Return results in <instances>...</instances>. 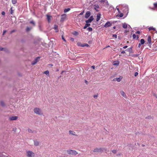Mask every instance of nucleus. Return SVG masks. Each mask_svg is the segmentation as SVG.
Here are the masks:
<instances>
[{
  "label": "nucleus",
  "instance_id": "obj_9",
  "mask_svg": "<svg viewBox=\"0 0 157 157\" xmlns=\"http://www.w3.org/2000/svg\"><path fill=\"white\" fill-rule=\"evenodd\" d=\"M90 11H87L86 14H85V18H88L90 16Z\"/></svg>",
  "mask_w": 157,
  "mask_h": 157
},
{
  "label": "nucleus",
  "instance_id": "obj_41",
  "mask_svg": "<svg viewBox=\"0 0 157 157\" xmlns=\"http://www.w3.org/2000/svg\"><path fill=\"white\" fill-rule=\"evenodd\" d=\"M28 132H32V133L33 132H32V130L31 129H28Z\"/></svg>",
  "mask_w": 157,
  "mask_h": 157
},
{
  "label": "nucleus",
  "instance_id": "obj_13",
  "mask_svg": "<svg viewBox=\"0 0 157 157\" xmlns=\"http://www.w3.org/2000/svg\"><path fill=\"white\" fill-rule=\"evenodd\" d=\"M66 17V14H63L61 16V21H63Z\"/></svg>",
  "mask_w": 157,
  "mask_h": 157
},
{
  "label": "nucleus",
  "instance_id": "obj_27",
  "mask_svg": "<svg viewBox=\"0 0 157 157\" xmlns=\"http://www.w3.org/2000/svg\"><path fill=\"white\" fill-rule=\"evenodd\" d=\"M140 42L141 44H143L144 43V40L143 39H141L140 40Z\"/></svg>",
  "mask_w": 157,
  "mask_h": 157
},
{
  "label": "nucleus",
  "instance_id": "obj_62",
  "mask_svg": "<svg viewBox=\"0 0 157 157\" xmlns=\"http://www.w3.org/2000/svg\"><path fill=\"white\" fill-rule=\"evenodd\" d=\"M110 47V46L109 45H108V46H107L105 48H108V47Z\"/></svg>",
  "mask_w": 157,
  "mask_h": 157
},
{
  "label": "nucleus",
  "instance_id": "obj_7",
  "mask_svg": "<svg viewBox=\"0 0 157 157\" xmlns=\"http://www.w3.org/2000/svg\"><path fill=\"white\" fill-rule=\"evenodd\" d=\"M111 23L109 21H107L104 25V26L105 28H107L111 26Z\"/></svg>",
  "mask_w": 157,
  "mask_h": 157
},
{
  "label": "nucleus",
  "instance_id": "obj_24",
  "mask_svg": "<svg viewBox=\"0 0 157 157\" xmlns=\"http://www.w3.org/2000/svg\"><path fill=\"white\" fill-rule=\"evenodd\" d=\"M122 78V77H119V78H116V79L117 81L118 82H120L121 81V80Z\"/></svg>",
  "mask_w": 157,
  "mask_h": 157
},
{
  "label": "nucleus",
  "instance_id": "obj_22",
  "mask_svg": "<svg viewBox=\"0 0 157 157\" xmlns=\"http://www.w3.org/2000/svg\"><path fill=\"white\" fill-rule=\"evenodd\" d=\"M99 6L98 5L95 4L94 5V8L95 10L96 11H98L97 9L99 8Z\"/></svg>",
  "mask_w": 157,
  "mask_h": 157
},
{
  "label": "nucleus",
  "instance_id": "obj_20",
  "mask_svg": "<svg viewBox=\"0 0 157 157\" xmlns=\"http://www.w3.org/2000/svg\"><path fill=\"white\" fill-rule=\"evenodd\" d=\"M43 73L48 76H49V72L48 70L44 71Z\"/></svg>",
  "mask_w": 157,
  "mask_h": 157
},
{
  "label": "nucleus",
  "instance_id": "obj_15",
  "mask_svg": "<svg viewBox=\"0 0 157 157\" xmlns=\"http://www.w3.org/2000/svg\"><path fill=\"white\" fill-rule=\"evenodd\" d=\"M47 20H48V22H50L51 21V18L52 17L51 16L48 15H47Z\"/></svg>",
  "mask_w": 157,
  "mask_h": 157
},
{
  "label": "nucleus",
  "instance_id": "obj_4",
  "mask_svg": "<svg viewBox=\"0 0 157 157\" xmlns=\"http://www.w3.org/2000/svg\"><path fill=\"white\" fill-rule=\"evenodd\" d=\"M78 152L74 150H69V155H76L78 154Z\"/></svg>",
  "mask_w": 157,
  "mask_h": 157
},
{
  "label": "nucleus",
  "instance_id": "obj_35",
  "mask_svg": "<svg viewBox=\"0 0 157 157\" xmlns=\"http://www.w3.org/2000/svg\"><path fill=\"white\" fill-rule=\"evenodd\" d=\"M83 47L86 46V47H88L89 46V45L87 44H83Z\"/></svg>",
  "mask_w": 157,
  "mask_h": 157
},
{
  "label": "nucleus",
  "instance_id": "obj_26",
  "mask_svg": "<svg viewBox=\"0 0 157 157\" xmlns=\"http://www.w3.org/2000/svg\"><path fill=\"white\" fill-rule=\"evenodd\" d=\"M154 6L155 10H157V3H154Z\"/></svg>",
  "mask_w": 157,
  "mask_h": 157
},
{
  "label": "nucleus",
  "instance_id": "obj_10",
  "mask_svg": "<svg viewBox=\"0 0 157 157\" xmlns=\"http://www.w3.org/2000/svg\"><path fill=\"white\" fill-rule=\"evenodd\" d=\"M101 17V14L98 13L97 14L96 21H98L100 19Z\"/></svg>",
  "mask_w": 157,
  "mask_h": 157
},
{
  "label": "nucleus",
  "instance_id": "obj_38",
  "mask_svg": "<svg viewBox=\"0 0 157 157\" xmlns=\"http://www.w3.org/2000/svg\"><path fill=\"white\" fill-rule=\"evenodd\" d=\"M136 35L135 34H133L132 35V37L133 39H135L136 38Z\"/></svg>",
  "mask_w": 157,
  "mask_h": 157
},
{
  "label": "nucleus",
  "instance_id": "obj_3",
  "mask_svg": "<svg viewBox=\"0 0 157 157\" xmlns=\"http://www.w3.org/2000/svg\"><path fill=\"white\" fill-rule=\"evenodd\" d=\"M103 151V149L101 148H95L93 150V151L94 152H101Z\"/></svg>",
  "mask_w": 157,
  "mask_h": 157
},
{
  "label": "nucleus",
  "instance_id": "obj_32",
  "mask_svg": "<svg viewBox=\"0 0 157 157\" xmlns=\"http://www.w3.org/2000/svg\"><path fill=\"white\" fill-rule=\"evenodd\" d=\"M149 31H150L151 30H155V28L153 27H150L148 28Z\"/></svg>",
  "mask_w": 157,
  "mask_h": 157
},
{
  "label": "nucleus",
  "instance_id": "obj_30",
  "mask_svg": "<svg viewBox=\"0 0 157 157\" xmlns=\"http://www.w3.org/2000/svg\"><path fill=\"white\" fill-rule=\"evenodd\" d=\"M87 30L89 32H91L92 31V29L91 27H88L87 28Z\"/></svg>",
  "mask_w": 157,
  "mask_h": 157
},
{
  "label": "nucleus",
  "instance_id": "obj_21",
  "mask_svg": "<svg viewBox=\"0 0 157 157\" xmlns=\"http://www.w3.org/2000/svg\"><path fill=\"white\" fill-rule=\"evenodd\" d=\"M128 27V25L126 23H124L123 24V27L124 29H126Z\"/></svg>",
  "mask_w": 157,
  "mask_h": 157
},
{
  "label": "nucleus",
  "instance_id": "obj_8",
  "mask_svg": "<svg viewBox=\"0 0 157 157\" xmlns=\"http://www.w3.org/2000/svg\"><path fill=\"white\" fill-rule=\"evenodd\" d=\"M18 118L17 116H12L9 117V119L10 121L16 120Z\"/></svg>",
  "mask_w": 157,
  "mask_h": 157
},
{
  "label": "nucleus",
  "instance_id": "obj_6",
  "mask_svg": "<svg viewBox=\"0 0 157 157\" xmlns=\"http://www.w3.org/2000/svg\"><path fill=\"white\" fill-rule=\"evenodd\" d=\"M94 18L93 16H91L90 18L88 20L86 21L85 22L86 23H91L92 21L93 20Z\"/></svg>",
  "mask_w": 157,
  "mask_h": 157
},
{
  "label": "nucleus",
  "instance_id": "obj_60",
  "mask_svg": "<svg viewBox=\"0 0 157 157\" xmlns=\"http://www.w3.org/2000/svg\"><path fill=\"white\" fill-rule=\"evenodd\" d=\"M83 12H82L81 13L79 14L80 15H82L83 14Z\"/></svg>",
  "mask_w": 157,
  "mask_h": 157
},
{
  "label": "nucleus",
  "instance_id": "obj_28",
  "mask_svg": "<svg viewBox=\"0 0 157 157\" xmlns=\"http://www.w3.org/2000/svg\"><path fill=\"white\" fill-rule=\"evenodd\" d=\"M75 36H77L78 34V33L77 32L74 31L72 33Z\"/></svg>",
  "mask_w": 157,
  "mask_h": 157
},
{
  "label": "nucleus",
  "instance_id": "obj_19",
  "mask_svg": "<svg viewBox=\"0 0 157 157\" xmlns=\"http://www.w3.org/2000/svg\"><path fill=\"white\" fill-rule=\"evenodd\" d=\"M121 94L124 98H126V96L125 93L123 91H122L121 92Z\"/></svg>",
  "mask_w": 157,
  "mask_h": 157
},
{
  "label": "nucleus",
  "instance_id": "obj_11",
  "mask_svg": "<svg viewBox=\"0 0 157 157\" xmlns=\"http://www.w3.org/2000/svg\"><path fill=\"white\" fill-rule=\"evenodd\" d=\"M119 64V62L118 61H115L113 63V64L115 66H117Z\"/></svg>",
  "mask_w": 157,
  "mask_h": 157
},
{
  "label": "nucleus",
  "instance_id": "obj_14",
  "mask_svg": "<svg viewBox=\"0 0 157 157\" xmlns=\"http://www.w3.org/2000/svg\"><path fill=\"white\" fill-rule=\"evenodd\" d=\"M147 41L149 44H151V38L150 36H148L147 38Z\"/></svg>",
  "mask_w": 157,
  "mask_h": 157
},
{
  "label": "nucleus",
  "instance_id": "obj_17",
  "mask_svg": "<svg viewBox=\"0 0 157 157\" xmlns=\"http://www.w3.org/2000/svg\"><path fill=\"white\" fill-rule=\"evenodd\" d=\"M90 24H89V23H86V24H85V25L83 27L84 29H86V28L88 27H89L90 26Z\"/></svg>",
  "mask_w": 157,
  "mask_h": 157
},
{
  "label": "nucleus",
  "instance_id": "obj_64",
  "mask_svg": "<svg viewBox=\"0 0 157 157\" xmlns=\"http://www.w3.org/2000/svg\"><path fill=\"white\" fill-rule=\"evenodd\" d=\"M138 38H139V37H138V36H137V38L138 39Z\"/></svg>",
  "mask_w": 157,
  "mask_h": 157
},
{
  "label": "nucleus",
  "instance_id": "obj_49",
  "mask_svg": "<svg viewBox=\"0 0 157 157\" xmlns=\"http://www.w3.org/2000/svg\"><path fill=\"white\" fill-rule=\"evenodd\" d=\"M123 16V13H121L120 15V17H122Z\"/></svg>",
  "mask_w": 157,
  "mask_h": 157
},
{
  "label": "nucleus",
  "instance_id": "obj_36",
  "mask_svg": "<svg viewBox=\"0 0 157 157\" xmlns=\"http://www.w3.org/2000/svg\"><path fill=\"white\" fill-rule=\"evenodd\" d=\"M30 23L31 24H33L34 25H35V22H34V21H30Z\"/></svg>",
  "mask_w": 157,
  "mask_h": 157
},
{
  "label": "nucleus",
  "instance_id": "obj_23",
  "mask_svg": "<svg viewBox=\"0 0 157 157\" xmlns=\"http://www.w3.org/2000/svg\"><path fill=\"white\" fill-rule=\"evenodd\" d=\"M0 157H11L10 156H9L7 155H3L2 153V154H0Z\"/></svg>",
  "mask_w": 157,
  "mask_h": 157
},
{
  "label": "nucleus",
  "instance_id": "obj_48",
  "mask_svg": "<svg viewBox=\"0 0 157 157\" xmlns=\"http://www.w3.org/2000/svg\"><path fill=\"white\" fill-rule=\"evenodd\" d=\"M70 39L72 41H73L74 40V39L73 38H71Z\"/></svg>",
  "mask_w": 157,
  "mask_h": 157
},
{
  "label": "nucleus",
  "instance_id": "obj_43",
  "mask_svg": "<svg viewBox=\"0 0 157 157\" xmlns=\"http://www.w3.org/2000/svg\"><path fill=\"white\" fill-rule=\"evenodd\" d=\"M138 73L137 72H136L135 73L134 75L135 76H136L138 75Z\"/></svg>",
  "mask_w": 157,
  "mask_h": 157
},
{
  "label": "nucleus",
  "instance_id": "obj_55",
  "mask_svg": "<svg viewBox=\"0 0 157 157\" xmlns=\"http://www.w3.org/2000/svg\"><path fill=\"white\" fill-rule=\"evenodd\" d=\"M125 53V51H122V52H121V53L122 54H124V53Z\"/></svg>",
  "mask_w": 157,
  "mask_h": 157
},
{
  "label": "nucleus",
  "instance_id": "obj_54",
  "mask_svg": "<svg viewBox=\"0 0 157 157\" xmlns=\"http://www.w3.org/2000/svg\"><path fill=\"white\" fill-rule=\"evenodd\" d=\"M116 9H117V10H118V11L119 12V13H120V10H119V8H117V7H116Z\"/></svg>",
  "mask_w": 157,
  "mask_h": 157
},
{
  "label": "nucleus",
  "instance_id": "obj_44",
  "mask_svg": "<svg viewBox=\"0 0 157 157\" xmlns=\"http://www.w3.org/2000/svg\"><path fill=\"white\" fill-rule=\"evenodd\" d=\"M125 9L126 10V11H128V8L127 6H125Z\"/></svg>",
  "mask_w": 157,
  "mask_h": 157
},
{
  "label": "nucleus",
  "instance_id": "obj_42",
  "mask_svg": "<svg viewBox=\"0 0 157 157\" xmlns=\"http://www.w3.org/2000/svg\"><path fill=\"white\" fill-rule=\"evenodd\" d=\"M113 36L116 38H117V35L116 34H113Z\"/></svg>",
  "mask_w": 157,
  "mask_h": 157
},
{
  "label": "nucleus",
  "instance_id": "obj_25",
  "mask_svg": "<svg viewBox=\"0 0 157 157\" xmlns=\"http://www.w3.org/2000/svg\"><path fill=\"white\" fill-rule=\"evenodd\" d=\"M77 45L78 46L83 47V46H82L83 45V44H82L80 42L77 43Z\"/></svg>",
  "mask_w": 157,
  "mask_h": 157
},
{
  "label": "nucleus",
  "instance_id": "obj_58",
  "mask_svg": "<svg viewBox=\"0 0 157 157\" xmlns=\"http://www.w3.org/2000/svg\"><path fill=\"white\" fill-rule=\"evenodd\" d=\"M150 116H148V117H146V119H150Z\"/></svg>",
  "mask_w": 157,
  "mask_h": 157
},
{
  "label": "nucleus",
  "instance_id": "obj_39",
  "mask_svg": "<svg viewBox=\"0 0 157 157\" xmlns=\"http://www.w3.org/2000/svg\"><path fill=\"white\" fill-rule=\"evenodd\" d=\"M0 50L1 51H5V49L3 48L0 47Z\"/></svg>",
  "mask_w": 157,
  "mask_h": 157
},
{
  "label": "nucleus",
  "instance_id": "obj_33",
  "mask_svg": "<svg viewBox=\"0 0 157 157\" xmlns=\"http://www.w3.org/2000/svg\"><path fill=\"white\" fill-rule=\"evenodd\" d=\"M69 11V8H67V9H65L64 10V12L65 13H66V12H67Z\"/></svg>",
  "mask_w": 157,
  "mask_h": 157
},
{
  "label": "nucleus",
  "instance_id": "obj_34",
  "mask_svg": "<svg viewBox=\"0 0 157 157\" xmlns=\"http://www.w3.org/2000/svg\"><path fill=\"white\" fill-rule=\"evenodd\" d=\"M1 104L3 106L5 105L4 102L3 101H1Z\"/></svg>",
  "mask_w": 157,
  "mask_h": 157
},
{
  "label": "nucleus",
  "instance_id": "obj_1",
  "mask_svg": "<svg viewBox=\"0 0 157 157\" xmlns=\"http://www.w3.org/2000/svg\"><path fill=\"white\" fill-rule=\"evenodd\" d=\"M34 112L36 114L39 115H42L43 114V113L42 110L38 108H35L34 109Z\"/></svg>",
  "mask_w": 157,
  "mask_h": 157
},
{
  "label": "nucleus",
  "instance_id": "obj_16",
  "mask_svg": "<svg viewBox=\"0 0 157 157\" xmlns=\"http://www.w3.org/2000/svg\"><path fill=\"white\" fill-rule=\"evenodd\" d=\"M69 134H70L72 135H73L74 136H77V135L76 134L75 132L73 131H69Z\"/></svg>",
  "mask_w": 157,
  "mask_h": 157
},
{
  "label": "nucleus",
  "instance_id": "obj_29",
  "mask_svg": "<svg viewBox=\"0 0 157 157\" xmlns=\"http://www.w3.org/2000/svg\"><path fill=\"white\" fill-rule=\"evenodd\" d=\"M101 1L103 2H105L107 5H108V1L106 0H101Z\"/></svg>",
  "mask_w": 157,
  "mask_h": 157
},
{
  "label": "nucleus",
  "instance_id": "obj_40",
  "mask_svg": "<svg viewBox=\"0 0 157 157\" xmlns=\"http://www.w3.org/2000/svg\"><path fill=\"white\" fill-rule=\"evenodd\" d=\"M31 29V28L28 27H27V28L26 29V31H29Z\"/></svg>",
  "mask_w": 157,
  "mask_h": 157
},
{
  "label": "nucleus",
  "instance_id": "obj_56",
  "mask_svg": "<svg viewBox=\"0 0 157 157\" xmlns=\"http://www.w3.org/2000/svg\"><path fill=\"white\" fill-rule=\"evenodd\" d=\"M141 45H142L140 43H139L138 44V47L140 48V46H141Z\"/></svg>",
  "mask_w": 157,
  "mask_h": 157
},
{
  "label": "nucleus",
  "instance_id": "obj_57",
  "mask_svg": "<svg viewBox=\"0 0 157 157\" xmlns=\"http://www.w3.org/2000/svg\"><path fill=\"white\" fill-rule=\"evenodd\" d=\"M91 67L93 68V69H94L95 68V66H91Z\"/></svg>",
  "mask_w": 157,
  "mask_h": 157
},
{
  "label": "nucleus",
  "instance_id": "obj_45",
  "mask_svg": "<svg viewBox=\"0 0 157 157\" xmlns=\"http://www.w3.org/2000/svg\"><path fill=\"white\" fill-rule=\"evenodd\" d=\"M94 98H97L98 97V95H95L94 96Z\"/></svg>",
  "mask_w": 157,
  "mask_h": 157
},
{
  "label": "nucleus",
  "instance_id": "obj_52",
  "mask_svg": "<svg viewBox=\"0 0 157 157\" xmlns=\"http://www.w3.org/2000/svg\"><path fill=\"white\" fill-rule=\"evenodd\" d=\"M136 33L139 34L140 33V32L139 31H137Z\"/></svg>",
  "mask_w": 157,
  "mask_h": 157
},
{
  "label": "nucleus",
  "instance_id": "obj_47",
  "mask_svg": "<svg viewBox=\"0 0 157 157\" xmlns=\"http://www.w3.org/2000/svg\"><path fill=\"white\" fill-rule=\"evenodd\" d=\"M10 10H11V12H10V13L11 14H12L13 13V11L12 10V7H11L10 9Z\"/></svg>",
  "mask_w": 157,
  "mask_h": 157
},
{
  "label": "nucleus",
  "instance_id": "obj_2",
  "mask_svg": "<svg viewBox=\"0 0 157 157\" xmlns=\"http://www.w3.org/2000/svg\"><path fill=\"white\" fill-rule=\"evenodd\" d=\"M27 156L28 157H34L35 156L34 153L29 151L26 152Z\"/></svg>",
  "mask_w": 157,
  "mask_h": 157
},
{
  "label": "nucleus",
  "instance_id": "obj_37",
  "mask_svg": "<svg viewBox=\"0 0 157 157\" xmlns=\"http://www.w3.org/2000/svg\"><path fill=\"white\" fill-rule=\"evenodd\" d=\"M112 152L114 154H116L117 152V150H113L112 151Z\"/></svg>",
  "mask_w": 157,
  "mask_h": 157
},
{
  "label": "nucleus",
  "instance_id": "obj_5",
  "mask_svg": "<svg viewBox=\"0 0 157 157\" xmlns=\"http://www.w3.org/2000/svg\"><path fill=\"white\" fill-rule=\"evenodd\" d=\"M40 57H37L33 61L32 63V64L33 65H34L40 59Z\"/></svg>",
  "mask_w": 157,
  "mask_h": 157
},
{
  "label": "nucleus",
  "instance_id": "obj_50",
  "mask_svg": "<svg viewBox=\"0 0 157 157\" xmlns=\"http://www.w3.org/2000/svg\"><path fill=\"white\" fill-rule=\"evenodd\" d=\"M2 15H4L5 14V13L4 12V11H2Z\"/></svg>",
  "mask_w": 157,
  "mask_h": 157
},
{
  "label": "nucleus",
  "instance_id": "obj_63",
  "mask_svg": "<svg viewBox=\"0 0 157 157\" xmlns=\"http://www.w3.org/2000/svg\"><path fill=\"white\" fill-rule=\"evenodd\" d=\"M14 32V30L12 31L11 32V33H12L13 32Z\"/></svg>",
  "mask_w": 157,
  "mask_h": 157
},
{
  "label": "nucleus",
  "instance_id": "obj_53",
  "mask_svg": "<svg viewBox=\"0 0 157 157\" xmlns=\"http://www.w3.org/2000/svg\"><path fill=\"white\" fill-rule=\"evenodd\" d=\"M127 47H128L127 46H125L123 47V48H124V49H125V48H127Z\"/></svg>",
  "mask_w": 157,
  "mask_h": 157
},
{
  "label": "nucleus",
  "instance_id": "obj_18",
  "mask_svg": "<svg viewBox=\"0 0 157 157\" xmlns=\"http://www.w3.org/2000/svg\"><path fill=\"white\" fill-rule=\"evenodd\" d=\"M54 29L55 30L56 32H57L58 31V26L56 25H55Z\"/></svg>",
  "mask_w": 157,
  "mask_h": 157
},
{
  "label": "nucleus",
  "instance_id": "obj_59",
  "mask_svg": "<svg viewBox=\"0 0 157 157\" xmlns=\"http://www.w3.org/2000/svg\"><path fill=\"white\" fill-rule=\"evenodd\" d=\"M49 66L52 67L53 66V65L52 64H49Z\"/></svg>",
  "mask_w": 157,
  "mask_h": 157
},
{
  "label": "nucleus",
  "instance_id": "obj_12",
  "mask_svg": "<svg viewBox=\"0 0 157 157\" xmlns=\"http://www.w3.org/2000/svg\"><path fill=\"white\" fill-rule=\"evenodd\" d=\"M34 143L35 146H37L39 145V142L37 140H34Z\"/></svg>",
  "mask_w": 157,
  "mask_h": 157
},
{
  "label": "nucleus",
  "instance_id": "obj_51",
  "mask_svg": "<svg viewBox=\"0 0 157 157\" xmlns=\"http://www.w3.org/2000/svg\"><path fill=\"white\" fill-rule=\"evenodd\" d=\"M62 39L65 41H66V40H65V39H64V38L63 36H62Z\"/></svg>",
  "mask_w": 157,
  "mask_h": 157
},
{
  "label": "nucleus",
  "instance_id": "obj_61",
  "mask_svg": "<svg viewBox=\"0 0 157 157\" xmlns=\"http://www.w3.org/2000/svg\"><path fill=\"white\" fill-rule=\"evenodd\" d=\"M85 82L86 84H88V82L86 80H85Z\"/></svg>",
  "mask_w": 157,
  "mask_h": 157
},
{
  "label": "nucleus",
  "instance_id": "obj_31",
  "mask_svg": "<svg viewBox=\"0 0 157 157\" xmlns=\"http://www.w3.org/2000/svg\"><path fill=\"white\" fill-rule=\"evenodd\" d=\"M13 4H16L17 2V0H11Z\"/></svg>",
  "mask_w": 157,
  "mask_h": 157
},
{
  "label": "nucleus",
  "instance_id": "obj_46",
  "mask_svg": "<svg viewBox=\"0 0 157 157\" xmlns=\"http://www.w3.org/2000/svg\"><path fill=\"white\" fill-rule=\"evenodd\" d=\"M6 30H4L3 31L2 35H4V34L6 33Z\"/></svg>",
  "mask_w": 157,
  "mask_h": 157
}]
</instances>
